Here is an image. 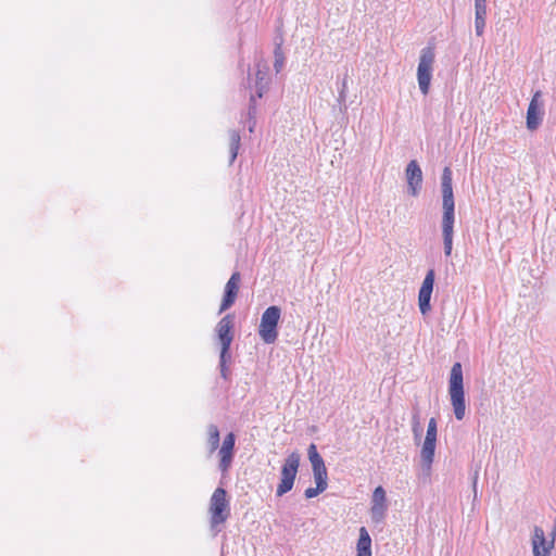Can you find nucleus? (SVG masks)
<instances>
[{"mask_svg": "<svg viewBox=\"0 0 556 556\" xmlns=\"http://www.w3.org/2000/svg\"><path fill=\"white\" fill-rule=\"evenodd\" d=\"M448 394L455 418L457 420H463L466 415V402L464 392L463 369L460 363H455L451 368Z\"/></svg>", "mask_w": 556, "mask_h": 556, "instance_id": "nucleus-1", "label": "nucleus"}, {"mask_svg": "<svg viewBox=\"0 0 556 556\" xmlns=\"http://www.w3.org/2000/svg\"><path fill=\"white\" fill-rule=\"evenodd\" d=\"M434 60L435 53L432 47L421 49L417 67V81L424 96H427L430 90Z\"/></svg>", "mask_w": 556, "mask_h": 556, "instance_id": "nucleus-2", "label": "nucleus"}, {"mask_svg": "<svg viewBox=\"0 0 556 556\" xmlns=\"http://www.w3.org/2000/svg\"><path fill=\"white\" fill-rule=\"evenodd\" d=\"M281 309L278 306H269L262 314L258 334L267 343H274L277 340V326L280 319Z\"/></svg>", "mask_w": 556, "mask_h": 556, "instance_id": "nucleus-3", "label": "nucleus"}, {"mask_svg": "<svg viewBox=\"0 0 556 556\" xmlns=\"http://www.w3.org/2000/svg\"><path fill=\"white\" fill-rule=\"evenodd\" d=\"M301 456L299 453H291L285 460L281 468V480L277 486V496H282L291 491L300 466Z\"/></svg>", "mask_w": 556, "mask_h": 556, "instance_id": "nucleus-4", "label": "nucleus"}, {"mask_svg": "<svg viewBox=\"0 0 556 556\" xmlns=\"http://www.w3.org/2000/svg\"><path fill=\"white\" fill-rule=\"evenodd\" d=\"M210 514L212 526H217L227 520L230 515L229 501L225 489L217 488L210 501Z\"/></svg>", "mask_w": 556, "mask_h": 556, "instance_id": "nucleus-5", "label": "nucleus"}, {"mask_svg": "<svg viewBox=\"0 0 556 556\" xmlns=\"http://www.w3.org/2000/svg\"><path fill=\"white\" fill-rule=\"evenodd\" d=\"M233 326V318L231 315H226L217 324L216 331L222 345L220 350V367L222 375L225 376L226 358L229 356L228 351L232 342L231 329Z\"/></svg>", "mask_w": 556, "mask_h": 556, "instance_id": "nucleus-6", "label": "nucleus"}, {"mask_svg": "<svg viewBox=\"0 0 556 556\" xmlns=\"http://www.w3.org/2000/svg\"><path fill=\"white\" fill-rule=\"evenodd\" d=\"M308 459L312 464L313 476L318 486L327 489L328 486V475L323 457L317 452L315 444L308 446Z\"/></svg>", "mask_w": 556, "mask_h": 556, "instance_id": "nucleus-7", "label": "nucleus"}, {"mask_svg": "<svg viewBox=\"0 0 556 556\" xmlns=\"http://www.w3.org/2000/svg\"><path fill=\"white\" fill-rule=\"evenodd\" d=\"M433 283L434 270L429 269L418 293V305L422 315H426L431 309L430 300L433 291Z\"/></svg>", "mask_w": 556, "mask_h": 556, "instance_id": "nucleus-8", "label": "nucleus"}, {"mask_svg": "<svg viewBox=\"0 0 556 556\" xmlns=\"http://www.w3.org/2000/svg\"><path fill=\"white\" fill-rule=\"evenodd\" d=\"M542 93L541 91H536L528 106L527 111V128L531 131L539 128L542 122V115L541 108L543 105L542 101Z\"/></svg>", "mask_w": 556, "mask_h": 556, "instance_id": "nucleus-9", "label": "nucleus"}, {"mask_svg": "<svg viewBox=\"0 0 556 556\" xmlns=\"http://www.w3.org/2000/svg\"><path fill=\"white\" fill-rule=\"evenodd\" d=\"M408 191L412 195L416 197L422 185V172L417 161H410L405 169Z\"/></svg>", "mask_w": 556, "mask_h": 556, "instance_id": "nucleus-10", "label": "nucleus"}, {"mask_svg": "<svg viewBox=\"0 0 556 556\" xmlns=\"http://www.w3.org/2000/svg\"><path fill=\"white\" fill-rule=\"evenodd\" d=\"M240 274L238 271L233 273L229 280L225 286V294L220 304L219 313L228 309L236 301L239 283H240Z\"/></svg>", "mask_w": 556, "mask_h": 556, "instance_id": "nucleus-11", "label": "nucleus"}, {"mask_svg": "<svg viewBox=\"0 0 556 556\" xmlns=\"http://www.w3.org/2000/svg\"><path fill=\"white\" fill-rule=\"evenodd\" d=\"M442 191V219H455V201L453 186H441Z\"/></svg>", "mask_w": 556, "mask_h": 556, "instance_id": "nucleus-12", "label": "nucleus"}, {"mask_svg": "<svg viewBox=\"0 0 556 556\" xmlns=\"http://www.w3.org/2000/svg\"><path fill=\"white\" fill-rule=\"evenodd\" d=\"M437 440L425 438L421 451H420V463L424 472L429 475L431 465L434 458Z\"/></svg>", "mask_w": 556, "mask_h": 556, "instance_id": "nucleus-13", "label": "nucleus"}, {"mask_svg": "<svg viewBox=\"0 0 556 556\" xmlns=\"http://www.w3.org/2000/svg\"><path fill=\"white\" fill-rule=\"evenodd\" d=\"M455 219H442V237L445 256H450L453 249V233Z\"/></svg>", "mask_w": 556, "mask_h": 556, "instance_id": "nucleus-14", "label": "nucleus"}, {"mask_svg": "<svg viewBox=\"0 0 556 556\" xmlns=\"http://www.w3.org/2000/svg\"><path fill=\"white\" fill-rule=\"evenodd\" d=\"M356 551L357 556H371V539L365 527L359 529Z\"/></svg>", "mask_w": 556, "mask_h": 556, "instance_id": "nucleus-15", "label": "nucleus"}, {"mask_svg": "<svg viewBox=\"0 0 556 556\" xmlns=\"http://www.w3.org/2000/svg\"><path fill=\"white\" fill-rule=\"evenodd\" d=\"M546 545V538L544 530L541 527L535 526L533 529L532 536V549L533 556H547L546 554H541L540 547Z\"/></svg>", "mask_w": 556, "mask_h": 556, "instance_id": "nucleus-16", "label": "nucleus"}, {"mask_svg": "<svg viewBox=\"0 0 556 556\" xmlns=\"http://www.w3.org/2000/svg\"><path fill=\"white\" fill-rule=\"evenodd\" d=\"M486 8H475V29L478 36L483 34L485 27Z\"/></svg>", "mask_w": 556, "mask_h": 556, "instance_id": "nucleus-17", "label": "nucleus"}, {"mask_svg": "<svg viewBox=\"0 0 556 556\" xmlns=\"http://www.w3.org/2000/svg\"><path fill=\"white\" fill-rule=\"evenodd\" d=\"M240 140H241V137L237 130L229 131L230 163H232L238 155Z\"/></svg>", "mask_w": 556, "mask_h": 556, "instance_id": "nucleus-18", "label": "nucleus"}, {"mask_svg": "<svg viewBox=\"0 0 556 556\" xmlns=\"http://www.w3.org/2000/svg\"><path fill=\"white\" fill-rule=\"evenodd\" d=\"M207 444L210 446V452L213 453L217 450L219 445V430L215 425H208L207 427Z\"/></svg>", "mask_w": 556, "mask_h": 556, "instance_id": "nucleus-19", "label": "nucleus"}, {"mask_svg": "<svg viewBox=\"0 0 556 556\" xmlns=\"http://www.w3.org/2000/svg\"><path fill=\"white\" fill-rule=\"evenodd\" d=\"M387 510L386 504H371L370 516L375 523L382 522Z\"/></svg>", "mask_w": 556, "mask_h": 556, "instance_id": "nucleus-20", "label": "nucleus"}, {"mask_svg": "<svg viewBox=\"0 0 556 556\" xmlns=\"http://www.w3.org/2000/svg\"><path fill=\"white\" fill-rule=\"evenodd\" d=\"M235 442H236L235 434L232 432L228 433L224 439V442L219 450V455H232Z\"/></svg>", "mask_w": 556, "mask_h": 556, "instance_id": "nucleus-21", "label": "nucleus"}, {"mask_svg": "<svg viewBox=\"0 0 556 556\" xmlns=\"http://www.w3.org/2000/svg\"><path fill=\"white\" fill-rule=\"evenodd\" d=\"M274 55H275L274 68L276 71V73H280V71L282 70V67L285 65V55H283L280 45L276 46Z\"/></svg>", "mask_w": 556, "mask_h": 556, "instance_id": "nucleus-22", "label": "nucleus"}, {"mask_svg": "<svg viewBox=\"0 0 556 556\" xmlns=\"http://www.w3.org/2000/svg\"><path fill=\"white\" fill-rule=\"evenodd\" d=\"M265 72L262 70H257L256 72V97L262 98L263 92L265 91V87L262 85V81L265 79Z\"/></svg>", "mask_w": 556, "mask_h": 556, "instance_id": "nucleus-23", "label": "nucleus"}, {"mask_svg": "<svg viewBox=\"0 0 556 556\" xmlns=\"http://www.w3.org/2000/svg\"><path fill=\"white\" fill-rule=\"evenodd\" d=\"M371 504H386V491L382 486H377L372 493Z\"/></svg>", "mask_w": 556, "mask_h": 556, "instance_id": "nucleus-24", "label": "nucleus"}, {"mask_svg": "<svg viewBox=\"0 0 556 556\" xmlns=\"http://www.w3.org/2000/svg\"><path fill=\"white\" fill-rule=\"evenodd\" d=\"M438 426L435 418H430L427 427L426 438L437 440Z\"/></svg>", "mask_w": 556, "mask_h": 556, "instance_id": "nucleus-25", "label": "nucleus"}, {"mask_svg": "<svg viewBox=\"0 0 556 556\" xmlns=\"http://www.w3.org/2000/svg\"><path fill=\"white\" fill-rule=\"evenodd\" d=\"M452 170L450 167H444L442 177H441V186H452Z\"/></svg>", "mask_w": 556, "mask_h": 556, "instance_id": "nucleus-26", "label": "nucleus"}, {"mask_svg": "<svg viewBox=\"0 0 556 556\" xmlns=\"http://www.w3.org/2000/svg\"><path fill=\"white\" fill-rule=\"evenodd\" d=\"M325 490H326L325 488L318 486L316 484V488H307L304 492V495L306 498H313V497L317 496L318 494L323 493Z\"/></svg>", "mask_w": 556, "mask_h": 556, "instance_id": "nucleus-27", "label": "nucleus"}, {"mask_svg": "<svg viewBox=\"0 0 556 556\" xmlns=\"http://www.w3.org/2000/svg\"><path fill=\"white\" fill-rule=\"evenodd\" d=\"M220 462H219V468L222 471H227L230 467L232 455H219Z\"/></svg>", "mask_w": 556, "mask_h": 556, "instance_id": "nucleus-28", "label": "nucleus"}, {"mask_svg": "<svg viewBox=\"0 0 556 556\" xmlns=\"http://www.w3.org/2000/svg\"><path fill=\"white\" fill-rule=\"evenodd\" d=\"M554 538L549 542L546 541V545L543 546V551L541 552V554H546L547 556H549L551 551L554 548Z\"/></svg>", "mask_w": 556, "mask_h": 556, "instance_id": "nucleus-29", "label": "nucleus"}, {"mask_svg": "<svg viewBox=\"0 0 556 556\" xmlns=\"http://www.w3.org/2000/svg\"><path fill=\"white\" fill-rule=\"evenodd\" d=\"M255 101H256V97L255 96H251V98H250V109H249V115L250 116L255 114Z\"/></svg>", "mask_w": 556, "mask_h": 556, "instance_id": "nucleus-30", "label": "nucleus"}, {"mask_svg": "<svg viewBox=\"0 0 556 556\" xmlns=\"http://www.w3.org/2000/svg\"><path fill=\"white\" fill-rule=\"evenodd\" d=\"M414 419H415V422L413 426V432H414L415 437L417 438V437H419V432H418L419 431V422L416 417H414Z\"/></svg>", "mask_w": 556, "mask_h": 556, "instance_id": "nucleus-31", "label": "nucleus"}, {"mask_svg": "<svg viewBox=\"0 0 556 556\" xmlns=\"http://www.w3.org/2000/svg\"><path fill=\"white\" fill-rule=\"evenodd\" d=\"M475 8H486V0H475Z\"/></svg>", "mask_w": 556, "mask_h": 556, "instance_id": "nucleus-32", "label": "nucleus"}, {"mask_svg": "<svg viewBox=\"0 0 556 556\" xmlns=\"http://www.w3.org/2000/svg\"><path fill=\"white\" fill-rule=\"evenodd\" d=\"M345 92L346 90H344V88H341L340 92H339V101L342 102L345 100Z\"/></svg>", "mask_w": 556, "mask_h": 556, "instance_id": "nucleus-33", "label": "nucleus"}, {"mask_svg": "<svg viewBox=\"0 0 556 556\" xmlns=\"http://www.w3.org/2000/svg\"><path fill=\"white\" fill-rule=\"evenodd\" d=\"M477 478H478V473L476 472V475L473 477V493H475V496L477 495Z\"/></svg>", "mask_w": 556, "mask_h": 556, "instance_id": "nucleus-34", "label": "nucleus"}, {"mask_svg": "<svg viewBox=\"0 0 556 556\" xmlns=\"http://www.w3.org/2000/svg\"><path fill=\"white\" fill-rule=\"evenodd\" d=\"M342 88H344V90H346V77H344V79L342 81Z\"/></svg>", "mask_w": 556, "mask_h": 556, "instance_id": "nucleus-35", "label": "nucleus"}, {"mask_svg": "<svg viewBox=\"0 0 556 556\" xmlns=\"http://www.w3.org/2000/svg\"><path fill=\"white\" fill-rule=\"evenodd\" d=\"M555 536H556V527H555V528L553 529V531H552V539H553V538L555 539Z\"/></svg>", "mask_w": 556, "mask_h": 556, "instance_id": "nucleus-36", "label": "nucleus"}, {"mask_svg": "<svg viewBox=\"0 0 556 556\" xmlns=\"http://www.w3.org/2000/svg\"><path fill=\"white\" fill-rule=\"evenodd\" d=\"M554 556H556V554Z\"/></svg>", "mask_w": 556, "mask_h": 556, "instance_id": "nucleus-37", "label": "nucleus"}]
</instances>
